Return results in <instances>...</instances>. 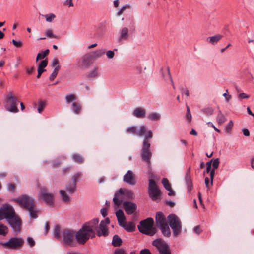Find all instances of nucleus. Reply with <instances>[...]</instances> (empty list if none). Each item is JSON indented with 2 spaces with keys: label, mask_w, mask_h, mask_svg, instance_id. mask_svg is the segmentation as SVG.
<instances>
[{
  "label": "nucleus",
  "mask_w": 254,
  "mask_h": 254,
  "mask_svg": "<svg viewBox=\"0 0 254 254\" xmlns=\"http://www.w3.org/2000/svg\"><path fill=\"white\" fill-rule=\"evenodd\" d=\"M127 132L130 134H135L139 136L144 135V138L142 143V147L141 152V156L142 160L145 161L149 165L150 164V159L152 157V153L150 150V143L149 139L153 137L152 131H147L146 127L145 125H141L139 129L137 131L136 127H131L127 129Z\"/></svg>",
  "instance_id": "obj_1"
},
{
  "label": "nucleus",
  "mask_w": 254,
  "mask_h": 254,
  "mask_svg": "<svg viewBox=\"0 0 254 254\" xmlns=\"http://www.w3.org/2000/svg\"><path fill=\"white\" fill-rule=\"evenodd\" d=\"M99 221L98 218H94L85 223L76 232V239L79 244L84 245L90 238L95 237L99 229Z\"/></svg>",
  "instance_id": "obj_2"
},
{
  "label": "nucleus",
  "mask_w": 254,
  "mask_h": 254,
  "mask_svg": "<svg viewBox=\"0 0 254 254\" xmlns=\"http://www.w3.org/2000/svg\"><path fill=\"white\" fill-rule=\"evenodd\" d=\"M6 219L14 231L19 232L21 230L22 221L16 214L13 207L9 204H5L0 208V220Z\"/></svg>",
  "instance_id": "obj_3"
},
{
  "label": "nucleus",
  "mask_w": 254,
  "mask_h": 254,
  "mask_svg": "<svg viewBox=\"0 0 254 254\" xmlns=\"http://www.w3.org/2000/svg\"><path fill=\"white\" fill-rule=\"evenodd\" d=\"M153 226V219L149 217L141 221L138 225V228L139 231L142 234L152 236L157 232L156 228Z\"/></svg>",
  "instance_id": "obj_4"
},
{
  "label": "nucleus",
  "mask_w": 254,
  "mask_h": 254,
  "mask_svg": "<svg viewBox=\"0 0 254 254\" xmlns=\"http://www.w3.org/2000/svg\"><path fill=\"white\" fill-rule=\"evenodd\" d=\"M149 177L148 194L151 199L155 201L160 196L161 191L154 180V178L156 177L155 175L153 172H150Z\"/></svg>",
  "instance_id": "obj_5"
},
{
  "label": "nucleus",
  "mask_w": 254,
  "mask_h": 254,
  "mask_svg": "<svg viewBox=\"0 0 254 254\" xmlns=\"http://www.w3.org/2000/svg\"><path fill=\"white\" fill-rule=\"evenodd\" d=\"M24 243V240L22 238L18 237H11L6 242H0V245L4 248L15 250L20 249L23 247Z\"/></svg>",
  "instance_id": "obj_6"
},
{
  "label": "nucleus",
  "mask_w": 254,
  "mask_h": 254,
  "mask_svg": "<svg viewBox=\"0 0 254 254\" xmlns=\"http://www.w3.org/2000/svg\"><path fill=\"white\" fill-rule=\"evenodd\" d=\"M169 226L173 230V235L177 236L181 232L182 223L179 218L174 214H169L167 217Z\"/></svg>",
  "instance_id": "obj_7"
},
{
  "label": "nucleus",
  "mask_w": 254,
  "mask_h": 254,
  "mask_svg": "<svg viewBox=\"0 0 254 254\" xmlns=\"http://www.w3.org/2000/svg\"><path fill=\"white\" fill-rule=\"evenodd\" d=\"M5 101L6 103L5 108L8 111L12 113H17L18 111L17 107L18 100L11 92H9L6 96Z\"/></svg>",
  "instance_id": "obj_8"
},
{
  "label": "nucleus",
  "mask_w": 254,
  "mask_h": 254,
  "mask_svg": "<svg viewBox=\"0 0 254 254\" xmlns=\"http://www.w3.org/2000/svg\"><path fill=\"white\" fill-rule=\"evenodd\" d=\"M14 201L18 204L21 207L26 210L28 208H31L32 206H35L34 199L26 194L19 196L18 198L14 199Z\"/></svg>",
  "instance_id": "obj_9"
},
{
  "label": "nucleus",
  "mask_w": 254,
  "mask_h": 254,
  "mask_svg": "<svg viewBox=\"0 0 254 254\" xmlns=\"http://www.w3.org/2000/svg\"><path fill=\"white\" fill-rule=\"evenodd\" d=\"M152 245L157 249L160 254H171L169 245L161 238L153 241Z\"/></svg>",
  "instance_id": "obj_10"
},
{
  "label": "nucleus",
  "mask_w": 254,
  "mask_h": 254,
  "mask_svg": "<svg viewBox=\"0 0 254 254\" xmlns=\"http://www.w3.org/2000/svg\"><path fill=\"white\" fill-rule=\"evenodd\" d=\"M76 232L71 229H65L62 232L63 240L65 245L73 246V240L76 237Z\"/></svg>",
  "instance_id": "obj_11"
},
{
  "label": "nucleus",
  "mask_w": 254,
  "mask_h": 254,
  "mask_svg": "<svg viewBox=\"0 0 254 254\" xmlns=\"http://www.w3.org/2000/svg\"><path fill=\"white\" fill-rule=\"evenodd\" d=\"M125 194L129 198H132L133 197V193L129 190H127L125 192L124 190L122 188L120 189L115 194L114 197L113 198V202L115 205L117 206H120L122 203V200L119 199V196L121 195Z\"/></svg>",
  "instance_id": "obj_12"
},
{
  "label": "nucleus",
  "mask_w": 254,
  "mask_h": 254,
  "mask_svg": "<svg viewBox=\"0 0 254 254\" xmlns=\"http://www.w3.org/2000/svg\"><path fill=\"white\" fill-rule=\"evenodd\" d=\"M40 197L42 200L47 204L50 206L54 205L53 203V194L48 192L46 188H41Z\"/></svg>",
  "instance_id": "obj_13"
},
{
  "label": "nucleus",
  "mask_w": 254,
  "mask_h": 254,
  "mask_svg": "<svg viewBox=\"0 0 254 254\" xmlns=\"http://www.w3.org/2000/svg\"><path fill=\"white\" fill-rule=\"evenodd\" d=\"M110 222L109 218H106L105 220L101 221L99 224V229L97 231V236L99 237H106L109 235V230L107 225Z\"/></svg>",
  "instance_id": "obj_14"
},
{
  "label": "nucleus",
  "mask_w": 254,
  "mask_h": 254,
  "mask_svg": "<svg viewBox=\"0 0 254 254\" xmlns=\"http://www.w3.org/2000/svg\"><path fill=\"white\" fill-rule=\"evenodd\" d=\"M123 205L124 210L128 215L132 214L136 210L137 205L133 202L125 201Z\"/></svg>",
  "instance_id": "obj_15"
},
{
  "label": "nucleus",
  "mask_w": 254,
  "mask_h": 254,
  "mask_svg": "<svg viewBox=\"0 0 254 254\" xmlns=\"http://www.w3.org/2000/svg\"><path fill=\"white\" fill-rule=\"evenodd\" d=\"M123 180L125 182L131 185H134L136 183L135 176L132 171L130 170H128L124 175Z\"/></svg>",
  "instance_id": "obj_16"
},
{
  "label": "nucleus",
  "mask_w": 254,
  "mask_h": 254,
  "mask_svg": "<svg viewBox=\"0 0 254 254\" xmlns=\"http://www.w3.org/2000/svg\"><path fill=\"white\" fill-rule=\"evenodd\" d=\"M82 64L81 65H80V66L86 68L89 67L92 64L94 60L89 53L84 55L82 57Z\"/></svg>",
  "instance_id": "obj_17"
},
{
  "label": "nucleus",
  "mask_w": 254,
  "mask_h": 254,
  "mask_svg": "<svg viewBox=\"0 0 254 254\" xmlns=\"http://www.w3.org/2000/svg\"><path fill=\"white\" fill-rule=\"evenodd\" d=\"M185 180L187 186L188 190L189 192H190L193 187V184L191 179L190 167H189L186 172Z\"/></svg>",
  "instance_id": "obj_18"
},
{
  "label": "nucleus",
  "mask_w": 254,
  "mask_h": 254,
  "mask_svg": "<svg viewBox=\"0 0 254 254\" xmlns=\"http://www.w3.org/2000/svg\"><path fill=\"white\" fill-rule=\"evenodd\" d=\"M155 221L157 227H159L167 223L166 218L161 212H158L155 217Z\"/></svg>",
  "instance_id": "obj_19"
},
{
  "label": "nucleus",
  "mask_w": 254,
  "mask_h": 254,
  "mask_svg": "<svg viewBox=\"0 0 254 254\" xmlns=\"http://www.w3.org/2000/svg\"><path fill=\"white\" fill-rule=\"evenodd\" d=\"M158 228L161 230L164 237H169L170 236L171 230L167 223L158 227Z\"/></svg>",
  "instance_id": "obj_20"
},
{
  "label": "nucleus",
  "mask_w": 254,
  "mask_h": 254,
  "mask_svg": "<svg viewBox=\"0 0 254 254\" xmlns=\"http://www.w3.org/2000/svg\"><path fill=\"white\" fill-rule=\"evenodd\" d=\"M145 114H146L145 110L141 107L136 108L133 111V115L137 118H144L145 116Z\"/></svg>",
  "instance_id": "obj_21"
},
{
  "label": "nucleus",
  "mask_w": 254,
  "mask_h": 254,
  "mask_svg": "<svg viewBox=\"0 0 254 254\" xmlns=\"http://www.w3.org/2000/svg\"><path fill=\"white\" fill-rule=\"evenodd\" d=\"M223 37V36L220 34L215 35L213 36L209 37L207 38L206 41L207 42L211 43L212 45L216 44Z\"/></svg>",
  "instance_id": "obj_22"
},
{
  "label": "nucleus",
  "mask_w": 254,
  "mask_h": 254,
  "mask_svg": "<svg viewBox=\"0 0 254 254\" xmlns=\"http://www.w3.org/2000/svg\"><path fill=\"white\" fill-rule=\"evenodd\" d=\"M105 53V51L104 49H100L96 50L89 53L91 54L93 59L94 60L96 58H98L102 56Z\"/></svg>",
  "instance_id": "obj_23"
},
{
  "label": "nucleus",
  "mask_w": 254,
  "mask_h": 254,
  "mask_svg": "<svg viewBox=\"0 0 254 254\" xmlns=\"http://www.w3.org/2000/svg\"><path fill=\"white\" fill-rule=\"evenodd\" d=\"M122 244V240L117 235H115L113 237L112 244L114 247L120 246Z\"/></svg>",
  "instance_id": "obj_24"
},
{
  "label": "nucleus",
  "mask_w": 254,
  "mask_h": 254,
  "mask_svg": "<svg viewBox=\"0 0 254 254\" xmlns=\"http://www.w3.org/2000/svg\"><path fill=\"white\" fill-rule=\"evenodd\" d=\"M123 228L127 232H133L135 229V226L132 222H129L123 226Z\"/></svg>",
  "instance_id": "obj_25"
},
{
  "label": "nucleus",
  "mask_w": 254,
  "mask_h": 254,
  "mask_svg": "<svg viewBox=\"0 0 254 254\" xmlns=\"http://www.w3.org/2000/svg\"><path fill=\"white\" fill-rule=\"evenodd\" d=\"M128 30L127 28L124 27L122 28L120 32V36L119 37V40L122 39L126 40L128 38Z\"/></svg>",
  "instance_id": "obj_26"
},
{
  "label": "nucleus",
  "mask_w": 254,
  "mask_h": 254,
  "mask_svg": "<svg viewBox=\"0 0 254 254\" xmlns=\"http://www.w3.org/2000/svg\"><path fill=\"white\" fill-rule=\"evenodd\" d=\"M73 160L79 164H81L84 162V158L79 154H74L72 156Z\"/></svg>",
  "instance_id": "obj_27"
},
{
  "label": "nucleus",
  "mask_w": 254,
  "mask_h": 254,
  "mask_svg": "<svg viewBox=\"0 0 254 254\" xmlns=\"http://www.w3.org/2000/svg\"><path fill=\"white\" fill-rule=\"evenodd\" d=\"M226 121V118L222 114V112L219 110L217 117V121L219 124H222Z\"/></svg>",
  "instance_id": "obj_28"
},
{
  "label": "nucleus",
  "mask_w": 254,
  "mask_h": 254,
  "mask_svg": "<svg viewBox=\"0 0 254 254\" xmlns=\"http://www.w3.org/2000/svg\"><path fill=\"white\" fill-rule=\"evenodd\" d=\"M66 190L69 193H73L76 190V185L70 183L66 186Z\"/></svg>",
  "instance_id": "obj_29"
},
{
  "label": "nucleus",
  "mask_w": 254,
  "mask_h": 254,
  "mask_svg": "<svg viewBox=\"0 0 254 254\" xmlns=\"http://www.w3.org/2000/svg\"><path fill=\"white\" fill-rule=\"evenodd\" d=\"M49 53V49H46L44 51L42 52H40L38 53L37 55V57L36 59V62H37L39 59H44L45 57H46Z\"/></svg>",
  "instance_id": "obj_30"
},
{
  "label": "nucleus",
  "mask_w": 254,
  "mask_h": 254,
  "mask_svg": "<svg viewBox=\"0 0 254 254\" xmlns=\"http://www.w3.org/2000/svg\"><path fill=\"white\" fill-rule=\"evenodd\" d=\"M73 111L75 114H79L80 112L81 106L80 103L74 102L72 104Z\"/></svg>",
  "instance_id": "obj_31"
},
{
  "label": "nucleus",
  "mask_w": 254,
  "mask_h": 254,
  "mask_svg": "<svg viewBox=\"0 0 254 254\" xmlns=\"http://www.w3.org/2000/svg\"><path fill=\"white\" fill-rule=\"evenodd\" d=\"M60 231H61L60 226L58 224L55 225L54 229V236H55V238L58 240H59L61 238Z\"/></svg>",
  "instance_id": "obj_32"
},
{
  "label": "nucleus",
  "mask_w": 254,
  "mask_h": 254,
  "mask_svg": "<svg viewBox=\"0 0 254 254\" xmlns=\"http://www.w3.org/2000/svg\"><path fill=\"white\" fill-rule=\"evenodd\" d=\"M45 106L46 102L42 100H39L38 101V106L37 108L38 112L39 113H41L44 110V109L45 108Z\"/></svg>",
  "instance_id": "obj_33"
},
{
  "label": "nucleus",
  "mask_w": 254,
  "mask_h": 254,
  "mask_svg": "<svg viewBox=\"0 0 254 254\" xmlns=\"http://www.w3.org/2000/svg\"><path fill=\"white\" fill-rule=\"evenodd\" d=\"M27 210L29 211V215L31 218L33 219L37 218V211L35 209V206H32L31 208H28Z\"/></svg>",
  "instance_id": "obj_34"
},
{
  "label": "nucleus",
  "mask_w": 254,
  "mask_h": 254,
  "mask_svg": "<svg viewBox=\"0 0 254 254\" xmlns=\"http://www.w3.org/2000/svg\"><path fill=\"white\" fill-rule=\"evenodd\" d=\"M148 118L151 121H157L160 119V115L157 113H151L148 116Z\"/></svg>",
  "instance_id": "obj_35"
},
{
  "label": "nucleus",
  "mask_w": 254,
  "mask_h": 254,
  "mask_svg": "<svg viewBox=\"0 0 254 254\" xmlns=\"http://www.w3.org/2000/svg\"><path fill=\"white\" fill-rule=\"evenodd\" d=\"M60 193L62 197L63 200L65 202H68L70 201L69 196L66 193L64 190H60Z\"/></svg>",
  "instance_id": "obj_36"
},
{
  "label": "nucleus",
  "mask_w": 254,
  "mask_h": 254,
  "mask_svg": "<svg viewBox=\"0 0 254 254\" xmlns=\"http://www.w3.org/2000/svg\"><path fill=\"white\" fill-rule=\"evenodd\" d=\"M7 233V227L1 223H0V235L6 236Z\"/></svg>",
  "instance_id": "obj_37"
},
{
  "label": "nucleus",
  "mask_w": 254,
  "mask_h": 254,
  "mask_svg": "<svg viewBox=\"0 0 254 254\" xmlns=\"http://www.w3.org/2000/svg\"><path fill=\"white\" fill-rule=\"evenodd\" d=\"M162 183L164 187L165 188V189H166L167 190H171V184L167 178H163L162 179Z\"/></svg>",
  "instance_id": "obj_38"
},
{
  "label": "nucleus",
  "mask_w": 254,
  "mask_h": 254,
  "mask_svg": "<svg viewBox=\"0 0 254 254\" xmlns=\"http://www.w3.org/2000/svg\"><path fill=\"white\" fill-rule=\"evenodd\" d=\"M116 215L118 220L121 219V220H123L124 219H126L124 212L121 209L117 211L116 212Z\"/></svg>",
  "instance_id": "obj_39"
},
{
  "label": "nucleus",
  "mask_w": 254,
  "mask_h": 254,
  "mask_svg": "<svg viewBox=\"0 0 254 254\" xmlns=\"http://www.w3.org/2000/svg\"><path fill=\"white\" fill-rule=\"evenodd\" d=\"M98 76V68L95 67L92 71H91L88 74L87 76L90 78H95Z\"/></svg>",
  "instance_id": "obj_40"
},
{
  "label": "nucleus",
  "mask_w": 254,
  "mask_h": 254,
  "mask_svg": "<svg viewBox=\"0 0 254 254\" xmlns=\"http://www.w3.org/2000/svg\"><path fill=\"white\" fill-rule=\"evenodd\" d=\"M76 97L74 94L67 95L65 97V100L67 103H70L71 102L75 100Z\"/></svg>",
  "instance_id": "obj_41"
},
{
  "label": "nucleus",
  "mask_w": 254,
  "mask_h": 254,
  "mask_svg": "<svg viewBox=\"0 0 254 254\" xmlns=\"http://www.w3.org/2000/svg\"><path fill=\"white\" fill-rule=\"evenodd\" d=\"M81 174L80 173H77L74 174L72 177V183L73 184H75V185H77V183L78 182L79 178L80 177Z\"/></svg>",
  "instance_id": "obj_42"
},
{
  "label": "nucleus",
  "mask_w": 254,
  "mask_h": 254,
  "mask_svg": "<svg viewBox=\"0 0 254 254\" xmlns=\"http://www.w3.org/2000/svg\"><path fill=\"white\" fill-rule=\"evenodd\" d=\"M45 17L46 18V20L48 22H51L54 18H55L56 16L55 14L53 13H50L48 14H46L45 15Z\"/></svg>",
  "instance_id": "obj_43"
},
{
  "label": "nucleus",
  "mask_w": 254,
  "mask_h": 254,
  "mask_svg": "<svg viewBox=\"0 0 254 254\" xmlns=\"http://www.w3.org/2000/svg\"><path fill=\"white\" fill-rule=\"evenodd\" d=\"M202 112L206 115H211L213 113V109L211 107H207L202 110Z\"/></svg>",
  "instance_id": "obj_44"
},
{
  "label": "nucleus",
  "mask_w": 254,
  "mask_h": 254,
  "mask_svg": "<svg viewBox=\"0 0 254 254\" xmlns=\"http://www.w3.org/2000/svg\"><path fill=\"white\" fill-rule=\"evenodd\" d=\"M233 126V123L232 121H230L226 127V131L228 133H230Z\"/></svg>",
  "instance_id": "obj_45"
},
{
  "label": "nucleus",
  "mask_w": 254,
  "mask_h": 254,
  "mask_svg": "<svg viewBox=\"0 0 254 254\" xmlns=\"http://www.w3.org/2000/svg\"><path fill=\"white\" fill-rule=\"evenodd\" d=\"M187 113L186 115V119L189 122H190L191 120V115L189 107L188 106H187Z\"/></svg>",
  "instance_id": "obj_46"
},
{
  "label": "nucleus",
  "mask_w": 254,
  "mask_h": 254,
  "mask_svg": "<svg viewBox=\"0 0 254 254\" xmlns=\"http://www.w3.org/2000/svg\"><path fill=\"white\" fill-rule=\"evenodd\" d=\"M46 34L47 37L54 38H58V36L53 34L52 30L51 29L47 30Z\"/></svg>",
  "instance_id": "obj_47"
},
{
  "label": "nucleus",
  "mask_w": 254,
  "mask_h": 254,
  "mask_svg": "<svg viewBox=\"0 0 254 254\" xmlns=\"http://www.w3.org/2000/svg\"><path fill=\"white\" fill-rule=\"evenodd\" d=\"M15 189V185L14 183H9L7 186L8 191L13 192Z\"/></svg>",
  "instance_id": "obj_48"
},
{
  "label": "nucleus",
  "mask_w": 254,
  "mask_h": 254,
  "mask_svg": "<svg viewBox=\"0 0 254 254\" xmlns=\"http://www.w3.org/2000/svg\"><path fill=\"white\" fill-rule=\"evenodd\" d=\"M48 64V60L47 59L42 60L39 64L38 67L43 68L44 69Z\"/></svg>",
  "instance_id": "obj_49"
},
{
  "label": "nucleus",
  "mask_w": 254,
  "mask_h": 254,
  "mask_svg": "<svg viewBox=\"0 0 254 254\" xmlns=\"http://www.w3.org/2000/svg\"><path fill=\"white\" fill-rule=\"evenodd\" d=\"M219 163H220V161H219V158H216V159H214V160L213 162V164H212V166L213 167V169L215 170V169H217L219 166Z\"/></svg>",
  "instance_id": "obj_50"
},
{
  "label": "nucleus",
  "mask_w": 254,
  "mask_h": 254,
  "mask_svg": "<svg viewBox=\"0 0 254 254\" xmlns=\"http://www.w3.org/2000/svg\"><path fill=\"white\" fill-rule=\"evenodd\" d=\"M12 43L15 47L18 48L21 47L22 46V42L20 41H16L13 39Z\"/></svg>",
  "instance_id": "obj_51"
},
{
  "label": "nucleus",
  "mask_w": 254,
  "mask_h": 254,
  "mask_svg": "<svg viewBox=\"0 0 254 254\" xmlns=\"http://www.w3.org/2000/svg\"><path fill=\"white\" fill-rule=\"evenodd\" d=\"M27 241L30 247H33L35 244V241L31 237H28Z\"/></svg>",
  "instance_id": "obj_52"
},
{
  "label": "nucleus",
  "mask_w": 254,
  "mask_h": 254,
  "mask_svg": "<svg viewBox=\"0 0 254 254\" xmlns=\"http://www.w3.org/2000/svg\"><path fill=\"white\" fill-rule=\"evenodd\" d=\"M106 55L109 59H112L114 56V51L109 50L106 52Z\"/></svg>",
  "instance_id": "obj_53"
},
{
  "label": "nucleus",
  "mask_w": 254,
  "mask_h": 254,
  "mask_svg": "<svg viewBox=\"0 0 254 254\" xmlns=\"http://www.w3.org/2000/svg\"><path fill=\"white\" fill-rule=\"evenodd\" d=\"M114 254H127L123 249H118L115 251Z\"/></svg>",
  "instance_id": "obj_54"
},
{
  "label": "nucleus",
  "mask_w": 254,
  "mask_h": 254,
  "mask_svg": "<svg viewBox=\"0 0 254 254\" xmlns=\"http://www.w3.org/2000/svg\"><path fill=\"white\" fill-rule=\"evenodd\" d=\"M194 231L197 234H200L202 231L200 229V226L197 225L194 228Z\"/></svg>",
  "instance_id": "obj_55"
},
{
  "label": "nucleus",
  "mask_w": 254,
  "mask_h": 254,
  "mask_svg": "<svg viewBox=\"0 0 254 254\" xmlns=\"http://www.w3.org/2000/svg\"><path fill=\"white\" fill-rule=\"evenodd\" d=\"M223 96L225 97L226 101L227 102H229L231 98V95L228 94V90H226V92L223 94Z\"/></svg>",
  "instance_id": "obj_56"
},
{
  "label": "nucleus",
  "mask_w": 254,
  "mask_h": 254,
  "mask_svg": "<svg viewBox=\"0 0 254 254\" xmlns=\"http://www.w3.org/2000/svg\"><path fill=\"white\" fill-rule=\"evenodd\" d=\"M140 254H152L148 249H144L140 251Z\"/></svg>",
  "instance_id": "obj_57"
},
{
  "label": "nucleus",
  "mask_w": 254,
  "mask_h": 254,
  "mask_svg": "<svg viewBox=\"0 0 254 254\" xmlns=\"http://www.w3.org/2000/svg\"><path fill=\"white\" fill-rule=\"evenodd\" d=\"M214 174H215V170L212 169L211 170V171L210 172V179H211L210 185H212L213 179V178L214 176Z\"/></svg>",
  "instance_id": "obj_58"
},
{
  "label": "nucleus",
  "mask_w": 254,
  "mask_h": 254,
  "mask_svg": "<svg viewBox=\"0 0 254 254\" xmlns=\"http://www.w3.org/2000/svg\"><path fill=\"white\" fill-rule=\"evenodd\" d=\"M250 96L247 95L246 93H240L238 95V97L240 98V99H245V98H249Z\"/></svg>",
  "instance_id": "obj_59"
},
{
  "label": "nucleus",
  "mask_w": 254,
  "mask_h": 254,
  "mask_svg": "<svg viewBox=\"0 0 254 254\" xmlns=\"http://www.w3.org/2000/svg\"><path fill=\"white\" fill-rule=\"evenodd\" d=\"M101 213L102 214V215L104 217H105L107 215V209L106 208H103L102 209H101Z\"/></svg>",
  "instance_id": "obj_60"
},
{
  "label": "nucleus",
  "mask_w": 254,
  "mask_h": 254,
  "mask_svg": "<svg viewBox=\"0 0 254 254\" xmlns=\"http://www.w3.org/2000/svg\"><path fill=\"white\" fill-rule=\"evenodd\" d=\"M59 62L58 59L55 58L52 62V65L53 67L59 65Z\"/></svg>",
  "instance_id": "obj_61"
},
{
  "label": "nucleus",
  "mask_w": 254,
  "mask_h": 254,
  "mask_svg": "<svg viewBox=\"0 0 254 254\" xmlns=\"http://www.w3.org/2000/svg\"><path fill=\"white\" fill-rule=\"evenodd\" d=\"M45 235H46L47 234L48 231L50 229V225H49V222H47L46 223L45 226Z\"/></svg>",
  "instance_id": "obj_62"
},
{
  "label": "nucleus",
  "mask_w": 254,
  "mask_h": 254,
  "mask_svg": "<svg viewBox=\"0 0 254 254\" xmlns=\"http://www.w3.org/2000/svg\"><path fill=\"white\" fill-rule=\"evenodd\" d=\"M244 135L245 136H250V132L248 129L244 128L242 130Z\"/></svg>",
  "instance_id": "obj_63"
},
{
  "label": "nucleus",
  "mask_w": 254,
  "mask_h": 254,
  "mask_svg": "<svg viewBox=\"0 0 254 254\" xmlns=\"http://www.w3.org/2000/svg\"><path fill=\"white\" fill-rule=\"evenodd\" d=\"M57 74H57V73H55V72H53L52 73V74L50 75V77H49V79L51 81H53L56 78V77L57 76Z\"/></svg>",
  "instance_id": "obj_64"
}]
</instances>
